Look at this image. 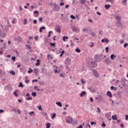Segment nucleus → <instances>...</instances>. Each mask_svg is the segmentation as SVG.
<instances>
[{"mask_svg": "<svg viewBox=\"0 0 128 128\" xmlns=\"http://www.w3.org/2000/svg\"><path fill=\"white\" fill-rule=\"evenodd\" d=\"M98 66V63L94 62H90L88 63V68H89L90 70H92V68H96Z\"/></svg>", "mask_w": 128, "mask_h": 128, "instance_id": "obj_1", "label": "nucleus"}, {"mask_svg": "<svg viewBox=\"0 0 128 128\" xmlns=\"http://www.w3.org/2000/svg\"><path fill=\"white\" fill-rule=\"evenodd\" d=\"M102 55H99V54H96L94 56V58L96 60V62H102V59L100 56H102Z\"/></svg>", "mask_w": 128, "mask_h": 128, "instance_id": "obj_2", "label": "nucleus"}, {"mask_svg": "<svg viewBox=\"0 0 128 128\" xmlns=\"http://www.w3.org/2000/svg\"><path fill=\"white\" fill-rule=\"evenodd\" d=\"M74 120L72 119V118L70 116H68L66 118V124H70Z\"/></svg>", "mask_w": 128, "mask_h": 128, "instance_id": "obj_3", "label": "nucleus"}, {"mask_svg": "<svg viewBox=\"0 0 128 128\" xmlns=\"http://www.w3.org/2000/svg\"><path fill=\"white\" fill-rule=\"evenodd\" d=\"M92 73L93 74L94 76L98 78H100V74H98V72L95 69L92 70Z\"/></svg>", "mask_w": 128, "mask_h": 128, "instance_id": "obj_4", "label": "nucleus"}, {"mask_svg": "<svg viewBox=\"0 0 128 128\" xmlns=\"http://www.w3.org/2000/svg\"><path fill=\"white\" fill-rule=\"evenodd\" d=\"M60 7L58 5H56V4H54V8L52 9L53 12H58V10H60Z\"/></svg>", "mask_w": 128, "mask_h": 128, "instance_id": "obj_5", "label": "nucleus"}, {"mask_svg": "<svg viewBox=\"0 0 128 128\" xmlns=\"http://www.w3.org/2000/svg\"><path fill=\"white\" fill-rule=\"evenodd\" d=\"M72 60H70V58H66V61L65 62L66 64V66H70V64L72 63Z\"/></svg>", "mask_w": 128, "mask_h": 128, "instance_id": "obj_6", "label": "nucleus"}, {"mask_svg": "<svg viewBox=\"0 0 128 128\" xmlns=\"http://www.w3.org/2000/svg\"><path fill=\"white\" fill-rule=\"evenodd\" d=\"M6 88L8 92H12V87L10 84H9L6 86Z\"/></svg>", "mask_w": 128, "mask_h": 128, "instance_id": "obj_7", "label": "nucleus"}, {"mask_svg": "<svg viewBox=\"0 0 128 128\" xmlns=\"http://www.w3.org/2000/svg\"><path fill=\"white\" fill-rule=\"evenodd\" d=\"M102 42H106V44H108L110 40H108V38H103L102 40H101Z\"/></svg>", "mask_w": 128, "mask_h": 128, "instance_id": "obj_8", "label": "nucleus"}, {"mask_svg": "<svg viewBox=\"0 0 128 128\" xmlns=\"http://www.w3.org/2000/svg\"><path fill=\"white\" fill-rule=\"evenodd\" d=\"M55 69L54 70V72L55 74H60V70H58V68L56 66H54Z\"/></svg>", "mask_w": 128, "mask_h": 128, "instance_id": "obj_9", "label": "nucleus"}, {"mask_svg": "<svg viewBox=\"0 0 128 128\" xmlns=\"http://www.w3.org/2000/svg\"><path fill=\"white\" fill-rule=\"evenodd\" d=\"M6 34L4 32H2V31H0V36H2V38H6Z\"/></svg>", "mask_w": 128, "mask_h": 128, "instance_id": "obj_10", "label": "nucleus"}, {"mask_svg": "<svg viewBox=\"0 0 128 128\" xmlns=\"http://www.w3.org/2000/svg\"><path fill=\"white\" fill-rule=\"evenodd\" d=\"M86 91H82L80 94V96L81 98H82V96H86Z\"/></svg>", "mask_w": 128, "mask_h": 128, "instance_id": "obj_11", "label": "nucleus"}, {"mask_svg": "<svg viewBox=\"0 0 128 128\" xmlns=\"http://www.w3.org/2000/svg\"><path fill=\"white\" fill-rule=\"evenodd\" d=\"M110 58H106L105 60H104V62H105L107 64H110Z\"/></svg>", "mask_w": 128, "mask_h": 128, "instance_id": "obj_12", "label": "nucleus"}, {"mask_svg": "<svg viewBox=\"0 0 128 128\" xmlns=\"http://www.w3.org/2000/svg\"><path fill=\"white\" fill-rule=\"evenodd\" d=\"M88 90H89L91 92H96L95 90L92 88V87L88 88Z\"/></svg>", "mask_w": 128, "mask_h": 128, "instance_id": "obj_13", "label": "nucleus"}, {"mask_svg": "<svg viewBox=\"0 0 128 128\" xmlns=\"http://www.w3.org/2000/svg\"><path fill=\"white\" fill-rule=\"evenodd\" d=\"M114 58H116V56L114 54H112L110 55V58L112 60H114Z\"/></svg>", "mask_w": 128, "mask_h": 128, "instance_id": "obj_14", "label": "nucleus"}, {"mask_svg": "<svg viewBox=\"0 0 128 128\" xmlns=\"http://www.w3.org/2000/svg\"><path fill=\"white\" fill-rule=\"evenodd\" d=\"M107 96H108L109 98H112V92L110 91L107 92Z\"/></svg>", "mask_w": 128, "mask_h": 128, "instance_id": "obj_15", "label": "nucleus"}, {"mask_svg": "<svg viewBox=\"0 0 128 128\" xmlns=\"http://www.w3.org/2000/svg\"><path fill=\"white\" fill-rule=\"evenodd\" d=\"M104 8H105L106 10H108L110 8V4H105Z\"/></svg>", "mask_w": 128, "mask_h": 128, "instance_id": "obj_16", "label": "nucleus"}, {"mask_svg": "<svg viewBox=\"0 0 128 128\" xmlns=\"http://www.w3.org/2000/svg\"><path fill=\"white\" fill-rule=\"evenodd\" d=\"M112 119L113 120H118V118H116V115H113L112 116Z\"/></svg>", "mask_w": 128, "mask_h": 128, "instance_id": "obj_17", "label": "nucleus"}, {"mask_svg": "<svg viewBox=\"0 0 128 128\" xmlns=\"http://www.w3.org/2000/svg\"><path fill=\"white\" fill-rule=\"evenodd\" d=\"M86 2V0H81L80 2L81 4H85Z\"/></svg>", "mask_w": 128, "mask_h": 128, "instance_id": "obj_18", "label": "nucleus"}, {"mask_svg": "<svg viewBox=\"0 0 128 128\" xmlns=\"http://www.w3.org/2000/svg\"><path fill=\"white\" fill-rule=\"evenodd\" d=\"M56 104L58 106H60V108H62V104L60 102H56Z\"/></svg>", "mask_w": 128, "mask_h": 128, "instance_id": "obj_19", "label": "nucleus"}, {"mask_svg": "<svg viewBox=\"0 0 128 128\" xmlns=\"http://www.w3.org/2000/svg\"><path fill=\"white\" fill-rule=\"evenodd\" d=\"M34 14H36V15H35L36 18V16H38V11H36V10L34 11Z\"/></svg>", "mask_w": 128, "mask_h": 128, "instance_id": "obj_20", "label": "nucleus"}, {"mask_svg": "<svg viewBox=\"0 0 128 128\" xmlns=\"http://www.w3.org/2000/svg\"><path fill=\"white\" fill-rule=\"evenodd\" d=\"M68 36H64L62 38L63 42H66V40H68Z\"/></svg>", "mask_w": 128, "mask_h": 128, "instance_id": "obj_21", "label": "nucleus"}, {"mask_svg": "<svg viewBox=\"0 0 128 128\" xmlns=\"http://www.w3.org/2000/svg\"><path fill=\"white\" fill-rule=\"evenodd\" d=\"M72 122V124H78V120H74Z\"/></svg>", "mask_w": 128, "mask_h": 128, "instance_id": "obj_22", "label": "nucleus"}, {"mask_svg": "<svg viewBox=\"0 0 128 128\" xmlns=\"http://www.w3.org/2000/svg\"><path fill=\"white\" fill-rule=\"evenodd\" d=\"M38 70L36 68L34 69V72L35 73V76H38Z\"/></svg>", "mask_w": 128, "mask_h": 128, "instance_id": "obj_23", "label": "nucleus"}, {"mask_svg": "<svg viewBox=\"0 0 128 128\" xmlns=\"http://www.w3.org/2000/svg\"><path fill=\"white\" fill-rule=\"evenodd\" d=\"M106 2H110V4H114V0H105Z\"/></svg>", "mask_w": 128, "mask_h": 128, "instance_id": "obj_24", "label": "nucleus"}, {"mask_svg": "<svg viewBox=\"0 0 128 128\" xmlns=\"http://www.w3.org/2000/svg\"><path fill=\"white\" fill-rule=\"evenodd\" d=\"M90 34L92 36H93L94 38H95V36H96V33H94V32H90Z\"/></svg>", "mask_w": 128, "mask_h": 128, "instance_id": "obj_25", "label": "nucleus"}, {"mask_svg": "<svg viewBox=\"0 0 128 128\" xmlns=\"http://www.w3.org/2000/svg\"><path fill=\"white\" fill-rule=\"evenodd\" d=\"M34 90H38V92H40V90L38 88V86H34Z\"/></svg>", "mask_w": 128, "mask_h": 128, "instance_id": "obj_26", "label": "nucleus"}, {"mask_svg": "<svg viewBox=\"0 0 128 128\" xmlns=\"http://www.w3.org/2000/svg\"><path fill=\"white\" fill-rule=\"evenodd\" d=\"M81 82H82V84H86V81H84V78L81 79Z\"/></svg>", "mask_w": 128, "mask_h": 128, "instance_id": "obj_27", "label": "nucleus"}, {"mask_svg": "<svg viewBox=\"0 0 128 128\" xmlns=\"http://www.w3.org/2000/svg\"><path fill=\"white\" fill-rule=\"evenodd\" d=\"M49 44H50V46H54V48H56V43H52L50 42Z\"/></svg>", "mask_w": 128, "mask_h": 128, "instance_id": "obj_28", "label": "nucleus"}, {"mask_svg": "<svg viewBox=\"0 0 128 128\" xmlns=\"http://www.w3.org/2000/svg\"><path fill=\"white\" fill-rule=\"evenodd\" d=\"M12 24H16V18H14L12 22Z\"/></svg>", "mask_w": 128, "mask_h": 128, "instance_id": "obj_29", "label": "nucleus"}, {"mask_svg": "<svg viewBox=\"0 0 128 128\" xmlns=\"http://www.w3.org/2000/svg\"><path fill=\"white\" fill-rule=\"evenodd\" d=\"M46 128H50V123H46Z\"/></svg>", "mask_w": 128, "mask_h": 128, "instance_id": "obj_30", "label": "nucleus"}, {"mask_svg": "<svg viewBox=\"0 0 128 128\" xmlns=\"http://www.w3.org/2000/svg\"><path fill=\"white\" fill-rule=\"evenodd\" d=\"M75 52H78V54H80V52L81 50H80V48H77L75 50Z\"/></svg>", "mask_w": 128, "mask_h": 128, "instance_id": "obj_31", "label": "nucleus"}, {"mask_svg": "<svg viewBox=\"0 0 128 128\" xmlns=\"http://www.w3.org/2000/svg\"><path fill=\"white\" fill-rule=\"evenodd\" d=\"M32 96H34V98H36V92H32Z\"/></svg>", "mask_w": 128, "mask_h": 128, "instance_id": "obj_32", "label": "nucleus"}, {"mask_svg": "<svg viewBox=\"0 0 128 128\" xmlns=\"http://www.w3.org/2000/svg\"><path fill=\"white\" fill-rule=\"evenodd\" d=\"M32 72H34V70H32V68H29V70H28V74H32Z\"/></svg>", "mask_w": 128, "mask_h": 128, "instance_id": "obj_33", "label": "nucleus"}, {"mask_svg": "<svg viewBox=\"0 0 128 128\" xmlns=\"http://www.w3.org/2000/svg\"><path fill=\"white\" fill-rule=\"evenodd\" d=\"M42 114L43 116H48V114H46V112H42Z\"/></svg>", "mask_w": 128, "mask_h": 128, "instance_id": "obj_34", "label": "nucleus"}, {"mask_svg": "<svg viewBox=\"0 0 128 128\" xmlns=\"http://www.w3.org/2000/svg\"><path fill=\"white\" fill-rule=\"evenodd\" d=\"M12 112H16V108L12 107Z\"/></svg>", "mask_w": 128, "mask_h": 128, "instance_id": "obj_35", "label": "nucleus"}, {"mask_svg": "<svg viewBox=\"0 0 128 128\" xmlns=\"http://www.w3.org/2000/svg\"><path fill=\"white\" fill-rule=\"evenodd\" d=\"M16 58L14 56H13L12 57L11 60H12V62H16Z\"/></svg>", "mask_w": 128, "mask_h": 128, "instance_id": "obj_36", "label": "nucleus"}, {"mask_svg": "<svg viewBox=\"0 0 128 128\" xmlns=\"http://www.w3.org/2000/svg\"><path fill=\"white\" fill-rule=\"evenodd\" d=\"M102 128H106V123H104V122H103L102 124Z\"/></svg>", "mask_w": 128, "mask_h": 128, "instance_id": "obj_37", "label": "nucleus"}, {"mask_svg": "<svg viewBox=\"0 0 128 128\" xmlns=\"http://www.w3.org/2000/svg\"><path fill=\"white\" fill-rule=\"evenodd\" d=\"M18 86V88H24V85L22 84V83L20 82Z\"/></svg>", "mask_w": 128, "mask_h": 128, "instance_id": "obj_38", "label": "nucleus"}, {"mask_svg": "<svg viewBox=\"0 0 128 128\" xmlns=\"http://www.w3.org/2000/svg\"><path fill=\"white\" fill-rule=\"evenodd\" d=\"M57 32H59V34H60L61 32V30L60 28H59L58 29H56L55 30Z\"/></svg>", "mask_w": 128, "mask_h": 128, "instance_id": "obj_39", "label": "nucleus"}, {"mask_svg": "<svg viewBox=\"0 0 128 128\" xmlns=\"http://www.w3.org/2000/svg\"><path fill=\"white\" fill-rule=\"evenodd\" d=\"M56 113H54L52 116V120H54L56 118Z\"/></svg>", "mask_w": 128, "mask_h": 128, "instance_id": "obj_40", "label": "nucleus"}, {"mask_svg": "<svg viewBox=\"0 0 128 128\" xmlns=\"http://www.w3.org/2000/svg\"><path fill=\"white\" fill-rule=\"evenodd\" d=\"M110 90H114L116 91V88H114V86H112L110 87Z\"/></svg>", "mask_w": 128, "mask_h": 128, "instance_id": "obj_41", "label": "nucleus"}, {"mask_svg": "<svg viewBox=\"0 0 128 128\" xmlns=\"http://www.w3.org/2000/svg\"><path fill=\"white\" fill-rule=\"evenodd\" d=\"M28 24V20L24 19V24Z\"/></svg>", "mask_w": 128, "mask_h": 128, "instance_id": "obj_42", "label": "nucleus"}, {"mask_svg": "<svg viewBox=\"0 0 128 128\" xmlns=\"http://www.w3.org/2000/svg\"><path fill=\"white\" fill-rule=\"evenodd\" d=\"M10 74H12V76H14V74H16V72H14V70H12L10 72Z\"/></svg>", "mask_w": 128, "mask_h": 128, "instance_id": "obj_43", "label": "nucleus"}, {"mask_svg": "<svg viewBox=\"0 0 128 128\" xmlns=\"http://www.w3.org/2000/svg\"><path fill=\"white\" fill-rule=\"evenodd\" d=\"M26 100H32V97H28Z\"/></svg>", "mask_w": 128, "mask_h": 128, "instance_id": "obj_44", "label": "nucleus"}, {"mask_svg": "<svg viewBox=\"0 0 128 128\" xmlns=\"http://www.w3.org/2000/svg\"><path fill=\"white\" fill-rule=\"evenodd\" d=\"M116 24H120V26L122 25V22H120V20H118Z\"/></svg>", "mask_w": 128, "mask_h": 128, "instance_id": "obj_45", "label": "nucleus"}, {"mask_svg": "<svg viewBox=\"0 0 128 128\" xmlns=\"http://www.w3.org/2000/svg\"><path fill=\"white\" fill-rule=\"evenodd\" d=\"M120 16H117L116 17V20H120Z\"/></svg>", "mask_w": 128, "mask_h": 128, "instance_id": "obj_46", "label": "nucleus"}, {"mask_svg": "<svg viewBox=\"0 0 128 128\" xmlns=\"http://www.w3.org/2000/svg\"><path fill=\"white\" fill-rule=\"evenodd\" d=\"M70 46H71L72 48V46H74V43H72V40H70Z\"/></svg>", "mask_w": 128, "mask_h": 128, "instance_id": "obj_47", "label": "nucleus"}, {"mask_svg": "<svg viewBox=\"0 0 128 128\" xmlns=\"http://www.w3.org/2000/svg\"><path fill=\"white\" fill-rule=\"evenodd\" d=\"M50 34H52V31H50L48 32V38H50V36H51Z\"/></svg>", "mask_w": 128, "mask_h": 128, "instance_id": "obj_48", "label": "nucleus"}, {"mask_svg": "<svg viewBox=\"0 0 128 128\" xmlns=\"http://www.w3.org/2000/svg\"><path fill=\"white\" fill-rule=\"evenodd\" d=\"M14 94L15 96H18V94L16 93V90L14 92Z\"/></svg>", "mask_w": 128, "mask_h": 128, "instance_id": "obj_49", "label": "nucleus"}, {"mask_svg": "<svg viewBox=\"0 0 128 128\" xmlns=\"http://www.w3.org/2000/svg\"><path fill=\"white\" fill-rule=\"evenodd\" d=\"M126 2H128V0H124L122 2V4H124L125 6H126Z\"/></svg>", "mask_w": 128, "mask_h": 128, "instance_id": "obj_50", "label": "nucleus"}, {"mask_svg": "<svg viewBox=\"0 0 128 128\" xmlns=\"http://www.w3.org/2000/svg\"><path fill=\"white\" fill-rule=\"evenodd\" d=\"M70 18H72V20H76V16L72 14L70 16Z\"/></svg>", "mask_w": 128, "mask_h": 128, "instance_id": "obj_51", "label": "nucleus"}, {"mask_svg": "<svg viewBox=\"0 0 128 128\" xmlns=\"http://www.w3.org/2000/svg\"><path fill=\"white\" fill-rule=\"evenodd\" d=\"M94 124H96V122H90V125L91 126H94Z\"/></svg>", "mask_w": 128, "mask_h": 128, "instance_id": "obj_52", "label": "nucleus"}, {"mask_svg": "<svg viewBox=\"0 0 128 128\" xmlns=\"http://www.w3.org/2000/svg\"><path fill=\"white\" fill-rule=\"evenodd\" d=\"M4 30H8V26H6L4 29H3Z\"/></svg>", "mask_w": 128, "mask_h": 128, "instance_id": "obj_53", "label": "nucleus"}, {"mask_svg": "<svg viewBox=\"0 0 128 128\" xmlns=\"http://www.w3.org/2000/svg\"><path fill=\"white\" fill-rule=\"evenodd\" d=\"M33 24H38V20H33Z\"/></svg>", "mask_w": 128, "mask_h": 128, "instance_id": "obj_54", "label": "nucleus"}, {"mask_svg": "<svg viewBox=\"0 0 128 128\" xmlns=\"http://www.w3.org/2000/svg\"><path fill=\"white\" fill-rule=\"evenodd\" d=\"M60 78H64V74H60Z\"/></svg>", "mask_w": 128, "mask_h": 128, "instance_id": "obj_55", "label": "nucleus"}, {"mask_svg": "<svg viewBox=\"0 0 128 128\" xmlns=\"http://www.w3.org/2000/svg\"><path fill=\"white\" fill-rule=\"evenodd\" d=\"M108 50H110V48L108 47H106V52H108Z\"/></svg>", "mask_w": 128, "mask_h": 128, "instance_id": "obj_56", "label": "nucleus"}, {"mask_svg": "<svg viewBox=\"0 0 128 128\" xmlns=\"http://www.w3.org/2000/svg\"><path fill=\"white\" fill-rule=\"evenodd\" d=\"M35 40H38V36H34Z\"/></svg>", "mask_w": 128, "mask_h": 128, "instance_id": "obj_57", "label": "nucleus"}, {"mask_svg": "<svg viewBox=\"0 0 128 128\" xmlns=\"http://www.w3.org/2000/svg\"><path fill=\"white\" fill-rule=\"evenodd\" d=\"M17 112L18 114H22V112H20V109H18L17 110Z\"/></svg>", "mask_w": 128, "mask_h": 128, "instance_id": "obj_58", "label": "nucleus"}, {"mask_svg": "<svg viewBox=\"0 0 128 128\" xmlns=\"http://www.w3.org/2000/svg\"><path fill=\"white\" fill-rule=\"evenodd\" d=\"M58 28H60V26L56 25V28H54V30H58Z\"/></svg>", "mask_w": 128, "mask_h": 128, "instance_id": "obj_59", "label": "nucleus"}, {"mask_svg": "<svg viewBox=\"0 0 128 128\" xmlns=\"http://www.w3.org/2000/svg\"><path fill=\"white\" fill-rule=\"evenodd\" d=\"M118 96H120L122 94V92H118L117 93Z\"/></svg>", "mask_w": 128, "mask_h": 128, "instance_id": "obj_60", "label": "nucleus"}, {"mask_svg": "<svg viewBox=\"0 0 128 128\" xmlns=\"http://www.w3.org/2000/svg\"><path fill=\"white\" fill-rule=\"evenodd\" d=\"M128 46V43H125L124 45V48H126V46Z\"/></svg>", "mask_w": 128, "mask_h": 128, "instance_id": "obj_61", "label": "nucleus"}, {"mask_svg": "<svg viewBox=\"0 0 128 128\" xmlns=\"http://www.w3.org/2000/svg\"><path fill=\"white\" fill-rule=\"evenodd\" d=\"M72 30L73 32H74L75 30H76V28L72 27Z\"/></svg>", "mask_w": 128, "mask_h": 128, "instance_id": "obj_62", "label": "nucleus"}, {"mask_svg": "<svg viewBox=\"0 0 128 128\" xmlns=\"http://www.w3.org/2000/svg\"><path fill=\"white\" fill-rule=\"evenodd\" d=\"M39 20L40 22H42V18H39Z\"/></svg>", "mask_w": 128, "mask_h": 128, "instance_id": "obj_63", "label": "nucleus"}, {"mask_svg": "<svg viewBox=\"0 0 128 128\" xmlns=\"http://www.w3.org/2000/svg\"><path fill=\"white\" fill-rule=\"evenodd\" d=\"M126 120H128V115L126 114V118H125Z\"/></svg>", "mask_w": 128, "mask_h": 128, "instance_id": "obj_64", "label": "nucleus"}]
</instances>
